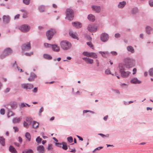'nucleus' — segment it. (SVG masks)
<instances>
[{
	"mask_svg": "<svg viewBox=\"0 0 153 153\" xmlns=\"http://www.w3.org/2000/svg\"><path fill=\"white\" fill-rule=\"evenodd\" d=\"M118 70L121 77L126 78L128 77L130 74V72L126 71L123 63H119L118 66Z\"/></svg>",
	"mask_w": 153,
	"mask_h": 153,
	"instance_id": "nucleus-1",
	"label": "nucleus"
},
{
	"mask_svg": "<svg viewBox=\"0 0 153 153\" xmlns=\"http://www.w3.org/2000/svg\"><path fill=\"white\" fill-rule=\"evenodd\" d=\"M124 63L123 64L124 67L127 69H129L134 66L135 65V60L129 57L125 58L123 60Z\"/></svg>",
	"mask_w": 153,
	"mask_h": 153,
	"instance_id": "nucleus-2",
	"label": "nucleus"
},
{
	"mask_svg": "<svg viewBox=\"0 0 153 153\" xmlns=\"http://www.w3.org/2000/svg\"><path fill=\"white\" fill-rule=\"evenodd\" d=\"M61 48L64 50H67L71 48V45L70 42L66 41H62L60 43Z\"/></svg>",
	"mask_w": 153,
	"mask_h": 153,
	"instance_id": "nucleus-3",
	"label": "nucleus"
},
{
	"mask_svg": "<svg viewBox=\"0 0 153 153\" xmlns=\"http://www.w3.org/2000/svg\"><path fill=\"white\" fill-rule=\"evenodd\" d=\"M66 18L69 20L71 21L73 19L74 15V12L72 9L68 8L66 11Z\"/></svg>",
	"mask_w": 153,
	"mask_h": 153,
	"instance_id": "nucleus-4",
	"label": "nucleus"
},
{
	"mask_svg": "<svg viewBox=\"0 0 153 153\" xmlns=\"http://www.w3.org/2000/svg\"><path fill=\"white\" fill-rule=\"evenodd\" d=\"M12 53V51L10 48H7L4 50L0 56L1 59L4 58L6 56Z\"/></svg>",
	"mask_w": 153,
	"mask_h": 153,
	"instance_id": "nucleus-5",
	"label": "nucleus"
},
{
	"mask_svg": "<svg viewBox=\"0 0 153 153\" xmlns=\"http://www.w3.org/2000/svg\"><path fill=\"white\" fill-rule=\"evenodd\" d=\"M56 33L55 29H51L48 30L46 33V35L48 40H50L53 37L54 33Z\"/></svg>",
	"mask_w": 153,
	"mask_h": 153,
	"instance_id": "nucleus-6",
	"label": "nucleus"
},
{
	"mask_svg": "<svg viewBox=\"0 0 153 153\" xmlns=\"http://www.w3.org/2000/svg\"><path fill=\"white\" fill-rule=\"evenodd\" d=\"M19 29L22 32L26 33L29 30L30 27L27 25L24 24L20 26Z\"/></svg>",
	"mask_w": 153,
	"mask_h": 153,
	"instance_id": "nucleus-7",
	"label": "nucleus"
},
{
	"mask_svg": "<svg viewBox=\"0 0 153 153\" xmlns=\"http://www.w3.org/2000/svg\"><path fill=\"white\" fill-rule=\"evenodd\" d=\"M84 56L88 57H91L93 58H97V55L96 53L91 52H83L82 53Z\"/></svg>",
	"mask_w": 153,
	"mask_h": 153,
	"instance_id": "nucleus-8",
	"label": "nucleus"
},
{
	"mask_svg": "<svg viewBox=\"0 0 153 153\" xmlns=\"http://www.w3.org/2000/svg\"><path fill=\"white\" fill-rule=\"evenodd\" d=\"M22 49L23 51H28L31 48L30 42H26L23 44L21 46Z\"/></svg>",
	"mask_w": 153,
	"mask_h": 153,
	"instance_id": "nucleus-9",
	"label": "nucleus"
},
{
	"mask_svg": "<svg viewBox=\"0 0 153 153\" xmlns=\"http://www.w3.org/2000/svg\"><path fill=\"white\" fill-rule=\"evenodd\" d=\"M87 29L91 32H95L97 30V27L94 24H90L88 26Z\"/></svg>",
	"mask_w": 153,
	"mask_h": 153,
	"instance_id": "nucleus-10",
	"label": "nucleus"
},
{
	"mask_svg": "<svg viewBox=\"0 0 153 153\" xmlns=\"http://www.w3.org/2000/svg\"><path fill=\"white\" fill-rule=\"evenodd\" d=\"M109 38V36L108 34L106 33H102L100 36V39L102 41L105 42L108 41Z\"/></svg>",
	"mask_w": 153,
	"mask_h": 153,
	"instance_id": "nucleus-11",
	"label": "nucleus"
},
{
	"mask_svg": "<svg viewBox=\"0 0 153 153\" xmlns=\"http://www.w3.org/2000/svg\"><path fill=\"white\" fill-rule=\"evenodd\" d=\"M91 8L93 10L97 13H99L101 11V7L99 6L92 5L91 6Z\"/></svg>",
	"mask_w": 153,
	"mask_h": 153,
	"instance_id": "nucleus-12",
	"label": "nucleus"
},
{
	"mask_svg": "<svg viewBox=\"0 0 153 153\" xmlns=\"http://www.w3.org/2000/svg\"><path fill=\"white\" fill-rule=\"evenodd\" d=\"M72 25L74 27L77 28H79L82 27V24L78 22H72Z\"/></svg>",
	"mask_w": 153,
	"mask_h": 153,
	"instance_id": "nucleus-13",
	"label": "nucleus"
},
{
	"mask_svg": "<svg viewBox=\"0 0 153 153\" xmlns=\"http://www.w3.org/2000/svg\"><path fill=\"white\" fill-rule=\"evenodd\" d=\"M82 59L87 64H92L94 62L93 60L90 58L87 57H83Z\"/></svg>",
	"mask_w": 153,
	"mask_h": 153,
	"instance_id": "nucleus-14",
	"label": "nucleus"
},
{
	"mask_svg": "<svg viewBox=\"0 0 153 153\" xmlns=\"http://www.w3.org/2000/svg\"><path fill=\"white\" fill-rule=\"evenodd\" d=\"M3 20L4 23H7L9 22L10 21V18L9 16L4 15L3 17Z\"/></svg>",
	"mask_w": 153,
	"mask_h": 153,
	"instance_id": "nucleus-15",
	"label": "nucleus"
},
{
	"mask_svg": "<svg viewBox=\"0 0 153 153\" xmlns=\"http://www.w3.org/2000/svg\"><path fill=\"white\" fill-rule=\"evenodd\" d=\"M37 150L39 153H43L45 152L44 146L41 145L38 146L37 147Z\"/></svg>",
	"mask_w": 153,
	"mask_h": 153,
	"instance_id": "nucleus-16",
	"label": "nucleus"
},
{
	"mask_svg": "<svg viewBox=\"0 0 153 153\" xmlns=\"http://www.w3.org/2000/svg\"><path fill=\"white\" fill-rule=\"evenodd\" d=\"M51 48L53 51L55 52H59L60 51L59 46L56 45H52Z\"/></svg>",
	"mask_w": 153,
	"mask_h": 153,
	"instance_id": "nucleus-17",
	"label": "nucleus"
},
{
	"mask_svg": "<svg viewBox=\"0 0 153 153\" xmlns=\"http://www.w3.org/2000/svg\"><path fill=\"white\" fill-rule=\"evenodd\" d=\"M36 77V76L34 73L33 72H31L30 74V77L28 78V80L29 81H33L34 79Z\"/></svg>",
	"mask_w": 153,
	"mask_h": 153,
	"instance_id": "nucleus-18",
	"label": "nucleus"
},
{
	"mask_svg": "<svg viewBox=\"0 0 153 153\" xmlns=\"http://www.w3.org/2000/svg\"><path fill=\"white\" fill-rule=\"evenodd\" d=\"M131 83L133 84H139L141 83V81L138 79L136 77L133 78L130 81Z\"/></svg>",
	"mask_w": 153,
	"mask_h": 153,
	"instance_id": "nucleus-19",
	"label": "nucleus"
},
{
	"mask_svg": "<svg viewBox=\"0 0 153 153\" xmlns=\"http://www.w3.org/2000/svg\"><path fill=\"white\" fill-rule=\"evenodd\" d=\"M87 18L89 21L92 22H94L95 20V16L92 14L88 15Z\"/></svg>",
	"mask_w": 153,
	"mask_h": 153,
	"instance_id": "nucleus-20",
	"label": "nucleus"
},
{
	"mask_svg": "<svg viewBox=\"0 0 153 153\" xmlns=\"http://www.w3.org/2000/svg\"><path fill=\"white\" fill-rule=\"evenodd\" d=\"M138 12V8L137 7H134L132 8L131 10V13L133 15H135Z\"/></svg>",
	"mask_w": 153,
	"mask_h": 153,
	"instance_id": "nucleus-21",
	"label": "nucleus"
},
{
	"mask_svg": "<svg viewBox=\"0 0 153 153\" xmlns=\"http://www.w3.org/2000/svg\"><path fill=\"white\" fill-rule=\"evenodd\" d=\"M152 30V28L150 26H147L146 27V33L149 35L151 34V31Z\"/></svg>",
	"mask_w": 153,
	"mask_h": 153,
	"instance_id": "nucleus-22",
	"label": "nucleus"
},
{
	"mask_svg": "<svg viewBox=\"0 0 153 153\" xmlns=\"http://www.w3.org/2000/svg\"><path fill=\"white\" fill-rule=\"evenodd\" d=\"M126 3L125 1H123L120 2L118 4V7L119 8H123L126 5Z\"/></svg>",
	"mask_w": 153,
	"mask_h": 153,
	"instance_id": "nucleus-23",
	"label": "nucleus"
},
{
	"mask_svg": "<svg viewBox=\"0 0 153 153\" xmlns=\"http://www.w3.org/2000/svg\"><path fill=\"white\" fill-rule=\"evenodd\" d=\"M22 119V118L21 117H19V118H14L12 120V122L14 123H18Z\"/></svg>",
	"mask_w": 153,
	"mask_h": 153,
	"instance_id": "nucleus-24",
	"label": "nucleus"
},
{
	"mask_svg": "<svg viewBox=\"0 0 153 153\" xmlns=\"http://www.w3.org/2000/svg\"><path fill=\"white\" fill-rule=\"evenodd\" d=\"M127 49L128 51L132 53H133L134 52V49L131 46H128L127 47Z\"/></svg>",
	"mask_w": 153,
	"mask_h": 153,
	"instance_id": "nucleus-25",
	"label": "nucleus"
},
{
	"mask_svg": "<svg viewBox=\"0 0 153 153\" xmlns=\"http://www.w3.org/2000/svg\"><path fill=\"white\" fill-rule=\"evenodd\" d=\"M70 36L72 38L78 40V37L76 35L75 33H73L72 32H70L69 33Z\"/></svg>",
	"mask_w": 153,
	"mask_h": 153,
	"instance_id": "nucleus-26",
	"label": "nucleus"
},
{
	"mask_svg": "<svg viewBox=\"0 0 153 153\" xmlns=\"http://www.w3.org/2000/svg\"><path fill=\"white\" fill-rule=\"evenodd\" d=\"M9 150L12 153H16L17 152V151L12 146H10Z\"/></svg>",
	"mask_w": 153,
	"mask_h": 153,
	"instance_id": "nucleus-27",
	"label": "nucleus"
},
{
	"mask_svg": "<svg viewBox=\"0 0 153 153\" xmlns=\"http://www.w3.org/2000/svg\"><path fill=\"white\" fill-rule=\"evenodd\" d=\"M39 126V124L38 123L35 121H33L32 127L33 128H36L38 127Z\"/></svg>",
	"mask_w": 153,
	"mask_h": 153,
	"instance_id": "nucleus-28",
	"label": "nucleus"
},
{
	"mask_svg": "<svg viewBox=\"0 0 153 153\" xmlns=\"http://www.w3.org/2000/svg\"><path fill=\"white\" fill-rule=\"evenodd\" d=\"M21 11L23 13L22 17L23 18H25L27 17V13L26 11L24 9H21Z\"/></svg>",
	"mask_w": 153,
	"mask_h": 153,
	"instance_id": "nucleus-29",
	"label": "nucleus"
},
{
	"mask_svg": "<svg viewBox=\"0 0 153 153\" xmlns=\"http://www.w3.org/2000/svg\"><path fill=\"white\" fill-rule=\"evenodd\" d=\"M43 57L44 58L48 60H51L52 59V57L48 54H44L43 55Z\"/></svg>",
	"mask_w": 153,
	"mask_h": 153,
	"instance_id": "nucleus-30",
	"label": "nucleus"
},
{
	"mask_svg": "<svg viewBox=\"0 0 153 153\" xmlns=\"http://www.w3.org/2000/svg\"><path fill=\"white\" fill-rule=\"evenodd\" d=\"M11 108L13 109H16L17 107V104L16 102H13L10 105Z\"/></svg>",
	"mask_w": 153,
	"mask_h": 153,
	"instance_id": "nucleus-31",
	"label": "nucleus"
},
{
	"mask_svg": "<svg viewBox=\"0 0 153 153\" xmlns=\"http://www.w3.org/2000/svg\"><path fill=\"white\" fill-rule=\"evenodd\" d=\"M25 137L28 141L30 140L31 136L30 133L28 132H26L25 134Z\"/></svg>",
	"mask_w": 153,
	"mask_h": 153,
	"instance_id": "nucleus-32",
	"label": "nucleus"
},
{
	"mask_svg": "<svg viewBox=\"0 0 153 153\" xmlns=\"http://www.w3.org/2000/svg\"><path fill=\"white\" fill-rule=\"evenodd\" d=\"M62 146L61 148L65 150H66L67 149L68 147L66 143L65 142H63L62 143Z\"/></svg>",
	"mask_w": 153,
	"mask_h": 153,
	"instance_id": "nucleus-33",
	"label": "nucleus"
},
{
	"mask_svg": "<svg viewBox=\"0 0 153 153\" xmlns=\"http://www.w3.org/2000/svg\"><path fill=\"white\" fill-rule=\"evenodd\" d=\"M0 143L3 146L5 145V139L2 137H0Z\"/></svg>",
	"mask_w": 153,
	"mask_h": 153,
	"instance_id": "nucleus-34",
	"label": "nucleus"
},
{
	"mask_svg": "<svg viewBox=\"0 0 153 153\" xmlns=\"http://www.w3.org/2000/svg\"><path fill=\"white\" fill-rule=\"evenodd\" d=\"M12 66L13 67H14L15 68H17L18 71L20 70L19 68L17 66L16 64V61H15L14 63L13 64ZM20 71L21 72H22V69H20Z\"/></svg>",
	"mask_w": 153,
	"mask_h": 153,
	"instance_id": "nucleus-35",
	"label": "nucleus"
},
{
	"mask_svg": "<svg viewBox=\"0 0 153 153\" xmlns=\"http://www.w3.org/2000/svg\"><path fill=\"white\" fill-rule=\"evenodd\" d=\"M32 120L33 119L31 117H27L26 119V121L30 124H31L32 121Z\"/></svg>",
	"mask_w": 153,
	"mask_h": 153,
	"instance_id": "nucleus-36",
	"label": "nucleus"
},
{
	"mask_svg": "<svg viewBox=\"0 0 153 153\" xmlns=\"http://www.w3.org/2000/svg\"><path fill=\"white\" fill-rule=\"evenodd\" d=\"M48 150V151H53V148L51 144H48L47 147Z\"/></svg>",
	"mask_w": 153,
	"mask_h": 153,
	"instance_id": "nucleus-37",
	"label": "nucleus"
},
{
	"mask_svg": "<svg viewBox=\"0 0 153 153\" xmlns=\"http://www.w3.org/2000/svg\"><path fill=\"white\" fill-rule=\"evenodd\" d=\"M45 7L44 5H41L39 7V9L40 12H43L45 10Z\"/></svg>",
	"mask_w": 153,
	"mask_h": 153,
	"instance_id": "nucleus-38",
	"label": "nucleus"
},
{
	"mask_svg": "<svg viewBox=\"0 0 153 153\" xmlns=\"http://www.w3.org/2000/svg\"><path fill=\"white\" fill-rule=\"evenodd\" d=\"M13 115V112L10 110H8L7 114V117H10L12 116Z\"/></svg>",
	"mask_w": 153,
	"mask_h": 153,
	"instance_id": "nucleus-39",
	"label": "nucleus"
},
{
	"mask_svg": "<svg viewBox=\"0 0 153 153\" xmlns=\"http://www.w3.org/2000/svg\"><path fill=\"white\" fill-rule=\"evenodd\" d=\"M27 83H23L21 84V87L23 89L27 90L28 89L27 88Z\"/></svg>",
	"mask_w": 153,
	"mask_h": 153,
	"instance_id": "nucleus-40",
	"label": "nucleus"
},
{
	"mask_svg": "<svg viewBox=\"0 0 153 153\" xmlns=\"http://www.w3.org/2000/svg\"><path fill=\"white\" fill-rule=\"evenodd\" d=\"M42 139L39 136H38L36 139V141L37 142L38 144H39L41 143V141Z\"/></svg>",
	"mask_w": 153,
	"mask_h": 153,
	"instance_id": "nucleus-41",
	"label": "nucleus"
},
{
	"mask_svg": "<svg viewBox=\"0 0 153 153\" xmlns=\"http://www.w3.org/2000/svg\"><path fill=\"white\" fill-rule=\"evenodd\" d=\"M67 140L69 143H72L73 141V137L71 136L68 137L67 138Z\"/></svg>",
	"mask_w": 153,
	"mask_h": 153,
	"instance_id": "nucleus-42",
	"label": "nucleus"
},
{
	"mask_svg": "<svg viewBox=\"0 0 153 153\" xmlns=\"http://www.w3.org/2000/svg\"><path fill=\"white\" fill-rule=\"evenodd\" d=\"M99 53L101 54L102 56L103 57H105V54H107L108 53V52L106 51V52H102L100 51L99 52Z\"/></svg>",
	"mask_w": 153,
	"mask_h": 153,
	"instance_id": "nucleus-43",
	"label": "nucleus"
},
{
	"mask_svg": "<svg viewBox=\"0 0 153 153\" xmlns=\"http://www.w3.org/2000/svg\"><path fill=\"white\" fill-rule=\"evenodd\" d=\"M149 74L150 76L153 77V68H151L149 70Z\"/></svg>",
	"mask_w": 153,
	"mask_h": 153,
	"instance_id": "nucleus-44",
	"label": "nucleus"
},
{
	"mask_svg": "<svg viewBox=\"0 0 153 153\" xmlns=\"http://www.w3.org/2000/svg\"><path fill=\"white\" fill-rule=\"evenodd\" d=\"M98 134L101 136L103 138H104L105 137H109V135L108 134L105 135L101 133H99Z\"/></svg>",
	"mask_w": 153,
	"mask_h": 153,
	"instance_id": "nucleus-45",
	"label": "nucleus"
},
{
	"mask_svg": "<svg viewBox=\"0 0 153 153\" xmlns=\"http://www.w3.org/2000/svg\"><path fill=\"white\" fill-rule=\"evenodd\" d=\"M103 148V147L102 146H100L96 148L93 151V152L94 153L97 151H100L101 149Z\"/></svg>",
	"mask_w": 153,
	"mask_h": 153,
	"instance_id": "nucleus-46",
	"label": "nucleus"
},
{
	"mask_svg": "<svg viewBox=\"0 0 153 153\" xmlns=\"http://www.w3.org/2000/svg\"><path fill=\"white\" fill-rule=\"evenodd\" d=\"M105 73L106 74H107V75L111 74L110 70V69H109V68H108L107 69H106L105 70Z\"/></svg>",
	"mask_w": 153,
	"mask_h": 153,
	"instance_id": "nucleus-47",
	"label": "nucleus"
},
{
	"mask_svg": "<svg viewBox=\"0 0 153 153\" xmlns=\"http://www.w3.org/2000/svg\"><path fill=\"white\" fill-rule=\"evenodd\" d=\"M23 153H33V151L31 149H29L26 151H23Z\"/></svg>",
	"mask_w": 153,
	"mask_h": 153,
	"instance_id": "nucleus-48",
	"label": "nucleus"
},
{
	"mask_svg": "<svg viewBox=\"0 0 153 153\" xmlns=\"http://www.w3.org/2000/svg\"><path fill=\"white\" fill-rule=\"evenodd\" d=\"M45 47L46 48H50L51 47L52 44H48V43H45L44 44Z\"/></svg>",
	"mask_w": 153,
	"mask_h": 153,
	"instance_id": "nucleus-49",
	"label": "nucleus"
},
{
	"mask_svg": "<svg viewBox=\"0 0 153 153\" xmlns=\"http://www.w3.org/2000/svg\"><path fill=\"white\" fill-rule=\"evenodd\" d=\"M27 88L28 89H30L33 88V85L30 83H27Z\"/></svg>",
	"mask_w": 153,
	"mask_h": 153,
	"instance_id": "nucleus-50",
	"label": "nucleus"
},
{
	"mask_svg": "<svg viewBox=\"0 0 153 153\" xmlns=\"http://www.w3.org/2000/svg\"><path fill=\"white\" fill-rule=\"evenodd\" d=\"M30 0H23V3L26 5H28L29 4Z\"/></svg>",
	"mask_w": 153,
	"mask_h": 153,
	"instance_id": "nucleus-51",
	"label": "nucleus"
},
{
	"mask_svg": "<svg viewBox=\"0 0 153 153\" xmlns=\"http://www.w3.org/2000/svg\"><path fill=\"white\" fill-rule=\"evenodd\" d=\"M85 36L88 40L90 41L91 40V38L89 35H88L87 34H85Z\"/></svg>",
	"mask_w": 153,
	"mask_h": 153,
	"instance_id": "nucleus-52",
	"label": "nucleus"
},
{
	"mask_svg": "<svg viewBox=\"0 0 153 153\" xmlns=\"http://www.w3.org/2000/svg\"><path fill=\"white\" fill-rule=\"evenodd\" d=\"M23 126L24 127H25L26 128H28L29 127L28 123L25 121L24 122Z\"/></svg>",
	"mask_w": 153,
	"mask_h": 153,
	"instance_id": "nucleus-53",
	"label": "nucleus"
},
{
	"mask_svg": "<svg viewBox=\"0 0 153 153\" xmlns=\"http://www.w3.org/2000/svg\"><path fill=\"white\" fill-rule=\"evenodd\" d=\"M62 143H55V145L56 146L59 147L60 148L62 147Z\"/></svg>",
	"mask_w": 153,
	"mask_h": 153,
	"instance_id": "nucleus-54",
	"label": "nucleus"
},
{
	"mask_svg": "<svg viewBox=\"0 0 153 153\" xmlns=\"http://www.w3.org/2000/svg\"><path fill=\"white\" fill-rule=\"evenodd\" d=\"M87 45L89 46L91 48H93V46L91 42H88L87 43Z\"/></svg>",
	"mask_w": 153,
	"mask_h": 153,
	"instance_id": "nucleus-55",
	"label": "nucleus"
},
{
	"mask_svg": "<svg viewBox=\"0 0 153 153\" xmlns=\"http://www.w3.org/2000/svg\"><path fill=\"white\" fill-rule=\"evenodd\" d=\"M5 110L4 108H2L0 111V113L1 115H4V114Z\"/></svg>",
	"mask_w": 153,
	"mask_h": 153,
	"instance_id": "nucleus-56",
	"label": "nucleus"
},
{
	"mask_svg": "<svg viewBox=\"0 0 153 153\" xmlns=\"http://www.w3.org/2000/svg\"><path fill=\"white\" fill-rule=\"evenodd\" d=\"M33 54V52H31L30 53H25V54L27 56H30L32 55Z\"/></svg>",
	"mask_w": 153,
	"mask_h": 153,
	"instance_id": "nucleus-57",
	"label": "nucleus"
},
{
	"mask_svg": "<svg viewBox=\"0 0 153 153\" xmlns=\"http://www.w3.org/2000/svg\"><path fill=\"white\" fill-rule=\"evenodd\" d=\"M120 33H116L114 35V36L116 38H118L120 37Z\"/></svg>",
	"mask_w": 153,
	"mask_h": 153,
	"instance_id": "nucleus-58",
	"label": "nucleus"
},
{
	"mask_svg": "<svg viewBox=\"0 0 153 153\" xmlns=\"http://www.w3.org/2000/svg\"><path fill=\"white\" fill-rule=\"evenodd\" d=\"M44 108L43 107H42L40 109L39 112V115H40L41 113L43 111Z\"/></svg>",
	"mask_w": 153,
	"mask_h": 153,
	"instance_id": "nucleus-59",
	"label": "nucleus"
},
{
	"mask_svg": "<svg viewBox=\"0 0 153 153\" xmlns=\"http://www.w3.org/2000/svg\"><path fill=\"white\" fill-rule=\"evenodd\" d=\"M13 128L15 132H18L19 131V128L16 126H14Z\"/></svg>",
	"mask_w": 153,
	"mask_h": 153,
	"instance_id": "nucleus-60",
	"label": "nucleus"
},
{
	"mask_svg": "<svg viewBox=\"0 0 153 153\" xmlns=\"http://www.w3.org/2000/svg\"><path fill=\"white\" fill-rule=\"evenodd\" d=\"M25 106V104L23 102L20 105V108H23Z\"/></svg>",
	"mask_w": 153,
	"mask_h": 153,
	"instance_id": "nucleus-61",
	"label": "nucleus"
},
{
	"mask_svg": "<svg viewBox=\"0 0 153 153\" xmlns=\"http://www.w3.org/2000/svg\"><path fill=\"white\" fill-rule=\"evenodd\" d=\"M111 53L114 56H116L117 53L116 51H111Z\"/></svg>",
	"mask_w": 153,
	"mask_h": 153,
	"instance_id": "nucleus-62",
	"label": "nucleus"
},
{
	"mask_svg": "<svg viewBox=\"0 0 153 153\" xmlns=\"http://www.w3.org/2000/svg\"><path fill=\"white\" fill-rule=\"evenodd\" d=\"M38 89L37 88H35L34 89L32 90V92L33 93H36L37 92Z\"/></svg>",
	"mask_w": 153,
	"mask_h": 153,
	"instance_id": "nucleus-63",
	"label": "nucleus"
},
{
	"mask_svg": "<svg viewBox=\"0 0 153 153\" xmlns=\"http://www.w3.org/2000/svg\"><path fill=\"white\" fill-rule=\"evenodd\" d=\"M149 4L151 6H153V1L152 0H150L149 1Z\"/></svg>",
	"mask_w": 153,
	"mask_h": 153,
	"instance_id": "nucleus-64",
	"label": "nucleus"
}]
</instances>
